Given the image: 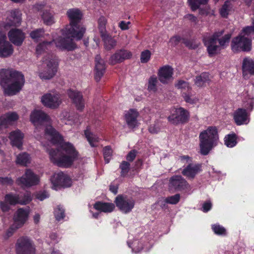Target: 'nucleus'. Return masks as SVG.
<instances>
[{"mask_svg":"<svg viewBox=\"0 0 254 254\" xmlns=\"http://www.w3.org/2000/svg\"><path fill=\"white\" fill-rule=\"evenodd\" d=\"M30 120L35 127L34 136L37 139H41L44 129L43 135L53 144L60 145L59 149L49 151L51 161L59 167H70L77 158L78 153L71 143L63 142L62 136L51 126L49 117L42 110H35L31 112Z\"/></svg>","mask_w":254,"mask_h":254,"instance_id":"obj_1","label":"nucleus"},{"mask_svg":"<svg viewBox=\"0 0 254 254\" xmlns=\"http://www.w3.org/2000/svg\"><path fill=\"white\" fill-rule=\"evenodd\" d=\"M24 83V76L21 72L13 69L0 70V84L5 95L16 94L21 90Z\"/></svg>","mask_w":254,"mask_h":254,"instance_id":"obj_2","label":"nucleus"},{"mask_svg":"<svg viewBox=\"0 0 254 254\" xmlns=\"http://www.w3.org/2000/svg\"><path fill=\"white\" fill-rule=\"evenodd\" d=\"M66 15L69 20V25L61 30L62 35L65 38L81 39L85 32L86 29L80 21L82 18V12L78 8L69 9Z\"/></svg>","mask_w":254,"mask_h":254,"instance_id":"obj_3","label":"nucleus"},{"mask_svg":"<svg viewBox=\"0 0 254 254\" xmlns=\"http://www.w3.org/2000/svg\"><path fill=\"white\" fill-rule=\"evenodd\" d=\"M54 43L57 48L61 50L70 51L77 48L76 45L71 39H65L62 35L57 37L55 34H53L52 41H44L38 45L36 48V54H42L47 50L52 48Z\"/></svg>","mask_w":254,"mask_h":254,"instance_id":"obj_4","label":"nucleus"},{"mask_svg":"<svg viewBox=\"0 0 254 254\" xmlns=\"http://www.w3.org/2000/svg\"><path fill=\"white\" fill-rule=\"evenodd\" d=\"M199 138L200 153L206 155L218 143L219 137L216 128L209 127L200 133Z\"/></svg>","mask_w":254,"mask_h":254,"instance_id":"obj_5","label":"nucleus"},{"mask_svg":"<svg viewBox=\"0 0 254 254\" xmlns=\"http://www.w3.org/2000/svg\"><path fill=\"white\" fill-rule=\"evenodd\" d=\"M223 33L224 31L221 30L214 33L211 36L205 37L203 38L204 45L207 47L208 53L210 55L216 54L220 51L219 47L216 45L217 40H218L221 47H224L229 43L231 37V34H226L221 38H219Z\"/></svg>","mask_w":254,"mask_h":254,"instance_id":"obj_6","label":"nucleus"},{"mask_svg":"<svg viewBox=\"0 0 254 254\" xmlns=\"http://www.w3.org/2000/svg\"><path fill=\"white\" fill-rule=\"evenodd\" d=\"M57 60L53 57L49 58L43 63V69L39 71V76L43 79H50L54 77L57 71Z\"/></svg>","mask_w":254,"mask_h":254,"instance_id":"obj_7","label":"nucleus"},{"mask_svg":"<svg viewBox=\"0 0 254 254\" xmlns=\"http://www.w3.org/2000/svg\"><path fill=\"white\" fill-rule=\"evenodd\" d=\"M231 47L234 53L249 52L252 49V41L248 38L240 35L232 39Z\"/></svg>","mask_w":254,"mask_h":254,"instance_id":"obj_8","label":"nucleus"},{"mask_svg":"<svg viewBox=\"0 0 254 254\" xmlns=\"http://www.w3.org/2000/svg\"><path fill=\"white\" fill-rule=\"evenodd\" d=\"M41 102L46 107L52 109H56L62 102V96L57 92L51 91L41 97Z\"/></svg>","mask_w":254,"mask_h":254,"instance_id":"obj_9","label":"nucleus"},{"mask_svg":"<svg viewBox=\"0 0 254 254\" xmlns=\"http://www.w3.org/2000/svg\"><path fill=\"white\" fill-rule=\"evenodd\" d=\"M115 203L119 209L125 214L130 212L135 204L133 198L122 195H119L116 197Z\"/></svg>","mask_w":254,"mask_h":254,"instance_id":"obj_10","label":"nucleus"},{"mask_svg":"<svg viewBox=\"0 0 254 254\" xmlns=\"http://www.w3.org/2000/svg\"><path fill=\"white\" fill-rule=\"evenodd\" d=\"M17 254H34L35 249L31 241L27 237L18 239L16 244Z\"/></svg>","mask_w":254,"mask_h":254,"instance_id":"obj_11","label":"nucleus"},{"mask_svg":"<svg viewBox=\"0 0 254 254\" xmlns=\"http://www.w3.org/2000/svg\"><path fill=\"white\" fill-rule=\"evenodd\" d=\"M13 53L14 48L12 44L7 40L5 34L0 32V58L10 57Z\"/></svg>","mask_w":254,"mask_h":254,"instance_id":"obj_12","label":"nucleus"},{"mask_svg":"<svg viewBox=\"0 0 254 254\" xmlns=\"http://www.w3.org/2000/svg\"><path fill=\"white\" fill-rule=\"evenodd\" d=\"M39 182L38 176L30 169H27L24 174L17 180L18 184L28 187L36 185Z\"/></svg>","mask_w":254,"mask_h":254,"instance_id":"obj_13","label":"nucleus"},{"mask_svg":"<svg viewBox=\"0 0 254 254\" xmlns=\"http://www.w3.org/2000/svg\"><path fill=\"white\" fill-rule=\"evenodd\" d=\"M189 118L188 111L183 108L180 107L175 110L174 113L168 117V121L174 125H178L186 122Z\"/></svg>","mask_w":254,"mask_h":254,"instance_id":"obj_14","label":"nucleus"},{"mask_svg":"<svg viewBox=\"0 0 254 254\" xmlns=\"http://www.w3.org/2000/svg\"><path fill=\"white\" fill-rule=\"evenodd\" d=\"M169 187L177 190H190V187L188 182L180 175L172 177L169 181Z\"/></svg>","mask_w":254,"mask_h":254,"instance_id":"obj_15","label":"nucleus"},{"mask_svg":"<svg viewBox=\"0 0 254 254\" xmlns=\"http://www.w3.org/2000/svg\"><path fill=\"white\" fill-rule=\"evenodd\" d=\"M173 73L174 69L172 66L168 65H164L160 67L158 70V79L161 83L167 84L173 80Z\"/></svg>","mask_w":254,"mask_h":254,"instance_id":"obj_16","label":"nucleus"},{"mask_svg":"<svg viewBox=\"0 0 254 254\" xmlns=\"http://www.w3.org/2000/svg\"><path fill=\"white\" fill-rule=\"evenodd\" d=\"M202 166L198 163H190L182 171V174L189 180H193L202 171Z\"/></svg>","mask_w":254,"mask_h":254,"instance_id":"obj_17","label":"nucleus"},{"mask_svg":"<svg viewBox=\"0 0 254 254\" xmlns=\"http://www.w3.org/2000/svg\"><path fill=\"white\" fill-rule=\"evenodd\" d=\"M7 36L10 42L16 46H21L25 38L24 33L16 28L11 29Z\"/></svg>","mask_w":254,"mask_h":254,"instance_id":"obj_18","label":"nucleus"},{"mask_svg":"<svg viewBox=\"0 0 254 254\" xmlns=\"http://www.w3.org/2000/svg\"><path fill=\"white\" fill-rule=\"evenodd\" d=\"M131 56L132 54L130 51L126 49H121L117 51L115 54L111 56L109 63L113 65L116 64L130 59Z\"/></svg>","mask_w":254,"mask_h":254,"instance_id":"obj_19","label":"nucleus"},{"mask_svg":"<svg viewBox=\"0 0 254 254\" xmlns=\"http://www.w3.org/2000/svg\"><path fill=\"white\" fill-rule=\"evenodd\" d=\"M24 137V134L18 129L11 131L8 135L10 144L19 149H22Z\"/></svg>","mask_w":254,"mask_h":254,"instance_id":"obj_20","label":"nucleus"},{"mask_svg":"<svg viewBox=\"0 0 254 254\" xmlns=\"http://www.w3.org/2000/svg\"><path fill=\"white\" fill-rule=\"evenodd\" d=\"M67 94L76 109L82 111L85 106L84 100L82 93L78 91L69 89L68 90Z\"/></svg>","mask_w":254,"mask_h":254,"instance_id":"obj_21","label":"nucleus"},{"mask_svg":"<svg viewBox=\"0 0 254 254\" xmlns=\"http://www.w3.org/2000/svg\"><path fill=\"white\" fill-rule=\"evenodd\" d=\"M29 211L27 209L19 208L13 215V223L17 227H22L28 219Z\"/></svg>","mask_w":254,"mask_h":254,"instance_id":"obj_22","label":"nucleus"},{"mask_svg":"<svg viewBox=\"0 0 254 254\" xmlns=\"http://www.w3.org/2000/svg\"><path fill=\"white\" fill-rule=\"evenodd\" d=\"M95 79L99 81L103 76L106 69L104 60L101 59L100 55H97L95 58Z\"/></svg>","mask_w":254,"mask_h":254,"instance_id":"obj_23","label":"nucleus"},{"mask_svg":"<svg viewBox=\"0 0 254 254\" xmlns=\"http://www.w3.org/2000/svg\"><path fill=\"white\" fill-rule=\"evenodd\" d=\"M17 197L11 193L7 194L4 196V201H0V207L2 212H7L10 209L11 205L17 204Z\"/></svg>","mask_w":254,"mask_h":254,"instance_id":"obj_24","label":"nucleus"},{"mask_svg":"<svg viewBox=\"0 0 254 254\" xmlns=\"http://www.w3.org/2000/svg\"><path fill=\"white\" fill-rule=\"evenodd\" d=\"M234 119L236 124L238 126L248 124L249 122V119L246 110L242 108H239L234 112Z\"/></svg>","mask_w":254,"mask_h":254,"instance_id":"obj_25","label":"nucleus"},{"mask_svg":"<svg viewBox=\"0 0 254 254\" xmlns=\"http://www.w3.org/2000/svg\"><path fill=\"white\" fill-rule=\"evenodd\" d=\"M139 114L133 109H131L125 114V120L127 126L130 128H134L137 125V118Z\"/></svg>","mask_w":254,"mask_h":254,"instance_id":"obj_26","label":"nucleus"},{"mask_svg":"<svg viewBox=\"0 0 254 254\" xmlns=\"http://www.w3.org/2000/svg\"><path fill=\"white\" fill-rule=\"evenodd\" d=\"M19 118L18 114L14 112H8L0 117V127H6L16 121Z\"/></svg>","mask_w":254,"mask_h":254,"instance_id":"obj_27","label":"nucleus"},{"mask_svg":"<svg viewBox=\"0 0 254 254\" xmlns=\"http://www.w3.org/2000/svg\"><path fill=\"white\" fill-rule=\"evenodd\" d=\"M21 13L17 9L11 10L10 15L7 19L6 25L8 26H18L21 23Z\"/></svg>","mask_w":254,"mask_h":254,"instance_id":"obj_28","label":"nucleus"},{"mask_svg":"<svg viewBox=\"0 0 254 254\" xmlns=\"http://www.w3.org/2000/svg\"><path fill=\"white\" fill-rule=\"evenodd\" d=\"M243 76L245 77L248 74L254 75V60L245 58L242 64Z\"/></svg>","mask_w":254,"mask_h":254,"instance_id":"obj_29","label":"nucleus"},{"mask_svg":"<svg viewBox=\"0 0 254 254\" xmlns=\"http://www.w3.org/2000/svg\"><path fill=\"white\" fill-rule=\"evenodd\" d=\"M94 208L100 212L109 213L113 211L115 205L112 203L98 201L94 204Z\"/></svg>","mask_w":254,"mask_h":254,"instance_id":"obj_30","label":"nucleus"},{"mask_svg":"<svg viewBox=\"0 0 254 254\" xmlns=\"http://www.w3.org/2000/svg\"><path fill=\"white\" fill-rule=\"evenodd\" d=\"M101 37L104 42L105 49L107 51H110L114 49L117 45V41L108 35L107 33L101 35Z\"/></svg>","mask_w":254,"mask_h":254,"instance_id":"obj_31","label":"nucleus"},{"mask_svg":"<svg viewBox=\"0 0 254 254\" xmlns=\"http://www.w3.org/2000/svg\"><path fill=\"white\" fill-rule=\"evenodd\" d=\"M64 174L60 172L55 173L51 178V181L53 184V188L55 190L58 189L61 187L62 182L64 179Z\"/></svg>","mask_w":254,"mask_h":254,"instance_id":"obj_32","label":"nucleus"},{"mask_svg":"<svg viewBox=\"0 0 254 254\" xmlns=\"http://www.w3.org/2000/svg\"><path fill=\"white\" fill-rule=\"evenodd\" d=\"M210 80L209 74L207 72H203L199 75L196 76L194 79V84L199 87L206 85Z\"/></svg>","mask_w":254,"mask_h":254,"instance_id":"obj_33","label":"nucleus"},{"mask_svg":"<svg viewBox=\"0 0 254 254\" xmlns=\"http://www.w3.org/2000/svg\"><path fill=\"white\" fill-rule=\"evenodd\" d=\"M84 134L90 145L92 147L96 146L99 140V137L91 132L88 128L85 130Z\"/></svg>","mask_w":254,"mask_h":254,"instance_id":"obj_34","label":"nucleus"},{"mask_svg":"<svg viewBox=\"0 0 254 254\" xmlns=\"http://www.w3.org/2000/svg\"><path fill=\"white\" fill-rule=\"evenodd\" d=\"M46 36H49V34L45 33L43 28L37 29L30 33V37L36 42H38L41 38H44Z\"/></svg>","mask_w":254,"mask_h":254,"instance_id":"obj_35","label":"nucleus"},{"mask_svg":"<svg viewBox=\"0 0 254 254\" xmlns=\"http://www.w3.org/2000/svg\"><path fill=\"white\" fill-rule=\"evenodd\" d=\"M30 161L31 158L29 155L26 152H23L17 156L16 162L21 165L26 166L30 163Z\"/></svg>","mask_w":254,"mask_h":254,"instance_id":"obj_36","label":"nucleus"},{"mask_svg":"<svg viewBox=\"0 0 254 254\" xmlns=\"http://www.w3.org/2000/svg\"><path fill=\"white\" fill-rule=\"evenodd\" d=\"M233 10V5L228 0H226L220 9V13L222 17L226 18Z\"/></svg>","mask_w":254,"mask_h":254,"instance_id":"obj_37","label":"nucleus"},{"mask_svg":"<svg viewBox=\"0 0 254 254\" xmlns=\"http://www.w3.org/2000/svg\"><path fill=\"white\" fill-rule=\"evenodd\" d=\"M17 197V203L25 205L29 203L32 200L31 193L26 191L23 195L14 194Z\"/></svg>","mask_w":254,"mask_h":254,"instance_id":"obj_38","label":"nucleus"},{"mask_svg":"<svg viewBox=\"0 0 254 254\" xmlns=\"http://www.w3.org/2000/svg\"><path fill=\"white\" fill-rule=\"evenodd\" d=\"M237 143V137L235 133L228 134L224 137V144L228 147H233Z\"/></svg>","mask_w":254,"mask_h":254,"instance_id":"obj_39","label":"nucleus"},{"mask_svg":"<svg viewBox=\"0 0 254 254\" xmlns=\"http://www.w3.org/2000/svg\"><path fill=\"white\" fill-rule=\"evenodd\" d=\"M42 18L44 23L47 25H51L55 23L53 14L48 10L43 12Z\"/></svg>","mask_w":254,"mask_h":254,"instance_id":"obj_40","label":"nucleus"},{"mask_svg":"<svg viewBox=\"0 0 254 254\" xmlns=\"http://www.w3.org/2000/svg\"><path fill=\"white\" fill-rule=\"evenodd\" d=\"M208 0H188L189 5L192 11L198 9L201 4H205Z\"/></svg>","mask_w":254,"mask_h":254,"instance_id":"obj_41","label":"nucleus"},{"mask_svg":"<svg viewBox=\"0 0 254 254\" xmlns=\"http://www.w3.org/2000/svg\"><path fill=\"white\" fill-rule=\"evenodd\" d=\"M157 78L155 76H151L148 82V90L150 92H155L157 91Z\"/></svg>","mask_w":254,"mask_h":254,"instance_id":"obj_42","label":"nucleus"},{"mask_svg":"<svg viewBox=\"0 0 254 254\" xmlns=\"http://www.w3.org/2000/svg\"><path fill=\"white\" fill-rule=\"evenodd\" d=\"M180 199V195L179 194H176L174 195L167 197L163 199V201L160 200L158 201V203L164 202L165 203H169L171 204H176L178 203Z\"/></svg>","mask_w":254,"mask_h":254,"instance_id":"obj_43","label":"nucleus"},{"mask_svg":"<svg viewBox=\"0 0 254 254\" xmlns=\"http://www.w3.org/2000/svg\"><path fill=\"white\" fill-rule=\"evenodd\" d=\"M183 97L187 103L191 104H195L198 101V99L193 96L190 92L188 93L184 92L183 93Z\"/></svg>","mask_w":254,"mask_h":254,"instance_id":"obj_44","label":"nucleus"},{"mask_svg":"<svg viewBox=\"0 0 254 254\" xmlns=\"http://www.w3.org/2000/svg\"><path fill=\"white\" fill-rule=\"evenodd\" d=\"M107 19L104 16H101L98 19V27L100 35L107 33L106 30V25Z\"/></svg>","mask_w":254,"mask_h":254,"instance_id":"obj_45","label":"nucleus"},{"mask_svg":"<svg viewBox=\"0 0 254 254\" xmlns=\"http://www.w3.org/2000/svg\"><path fill=\"white\" fill-rule=\"evenodd\" d=\"M120 168L121 170V176L124 177L127 175L129 171L130 164L127 161H124L121 163Z\"/></svg>","mask_w":254,"mask_h":254,"instance_id":"obj_46","label":"nucleus"},{"mask_svg":"<svg viewBox=\"0 0 254 254\" xmlns=\"http://www.w3.org/2000/svg\"><path fill=\"white\" fill-rule=\"evenodd\" d=\"M161 127V123L160 122L156 121L149 127L148 130L152 134H156L160 131Z\"/></svg>","mask_w":254,"mask_h":254,"instance_id":"obj_47","label":"nucleus"},{"mask_svg":"<svg viewBox=\"0 0 254 254\" xmlns=\"http://www.w3.org/2000/svg\"><path fill=\"white\" fill-rule=\"evenodd\" d=\"M54 214L57 220L60 221L64 217V210L63 206L59 205L55 209Z\"/></svg>","mask_w":254,"mask_h":254,"instance_id":"obj_48","label":"nucleus"},{"mask_svg":"<svg viewBox=\"0 0 254 254\" xmlns=\"http://www.w3.org/2000/svg\"><path fill=\"white\" fill-rule=\"evenodd\" d=\"M212 229L215 234L218 235H225L226 230L224 227L218 224L212 225Z\"/></svg>","mask_w":254,"mask_h":254,"instance_id":"obj_49","label":"nucleus"},{"mask_svg":"<svg viewBox=\"0 0 254 254\" xmlns=\"http://www.w3.org/2000/svg\"><path fill=\"white\" fill-rule=\"evenodd\" d=\"M112 150L110 146H106L103 150L104 157L106 163H108L111 158Z\"/></svg>","mask_w":254,"mask_h":254,"instance_id":"obj_50","label":"nucleus"},{"mask_svg":"<svg viewBox=\"0 0 254 254\" xmlns=\"http://www.w3.org/2000/svg\"><path fill=\"white\" fill-rule=\"evenodd\" d=\"M151 53L148 50H145L141 54L140 61L142 63H147L150 59Z\"/></svg>","mask_w":254,"mask_h":254,"instance_id":"obj_51","label":"nucleus"},{"mask_svg":"<svg viewBox=\"0 0 254 254\" xmlns=\"http://www.w3.org/2000/svg\"><path fill=\"white\" fill-rule=\"evenodd\" d=\"M13 184V181L10 177H0V184L2 185L11 186Z\"/></svg>","mask_w":254,"mask_h":254,"instance_id":"obj_52","label":"nucleus"},{"mask_svg":"<svg viewBox=\"0 0 254 254\" xmlns=\"http://www.w3.org/2000/svg\"><path fill=\"white\" fill-rule=\"evenodd\" d=\"M17 227V226H14V224L13 223L10 228L7 230L4 236L5 238L7 239L11 236L16 230L20 228V227Z\"/></svg>","mask_w":254,"mask_h":254,"instance_id":"obj_53","label":"nucleus"},{"mask_svg":"<svg viewBox=\"0 0 254 254\" xmlns=\"http://www.w3.org/2000/svg\"><path fill=\"white\" fill-rule=\"evenodd\" d=\"M176 86L180 89H187L188 91L190 89L189 83L183 80L179 81Z\"/></svg>","mask_w":254,"mask_h":254,"instance_id":"obj_54","label":"nucleus"},{"mask_svg":"<svg viewBox=\"0 0 254 254\" xmlns=\"http://www.w3.org/2000/svg\"><path fill=\"white\" fill-rule=\"evenodd\" d=\"M71 185V180L67 175L64 174V179L61 185L62 187H69Z\"/></svg>","mask_w":254,"mask_h":254,"instance_id":"obj_55","label":"nucleus"},{"mask_svg":"<svg viewBox=\"0 0 254 254\" xmlns=\"http://www.w3.org/2000/svg\"><path fill=\"white\" fill-rule=\"evenodd\" d=\"M184 43L187 47H188L190 49H194L198 47L197 44L190 40H184Z\"/></svg>","mask_w":254,"mask_h":254,"instance_id":"obj_56","label":"nucleus"},{"mask_svg":"<svg viewBox=\"0 0 254 254\" xmlns=\"http://www.w3.org/2000/svg\"><path fill=\"white\" fill-rule=\"evenodd\" d=\"M49 195L46 191H42L37 193L36 195V197L37 199L40 200V201H42L45 199L49 197Z\"/></svg>","mask_w":254,"mask_h":254,"instance_id":"obj_57","label":"nucleus"},{"mask_svg":"<svg viewBox=\"0 0 254 254\" xmlns=\"http://www.w3.org/2000/svg\"><path fill=\"white\" fill-rule=\"evenodd\" d=\"M181 40V38L178 36H174L172 37L169 40V43L172 46H175L178 44Z\"/></svg>","mask_w":254,"mask_h":254,"instance_id":"obj_58","label":"nucleus"},{"mask_svg":"<svg viewBox=\"0 0 254 254\" xmlns=\"http://www.w3.org/2000/svg\"><path fill=\"white\" fill-rule=\"evenodd\" d=\"M253 26H247L244 28L243 29V32L246 33L247 35H249L252 32H254V18L253 19L252 21Z\"/></svg>","mask_w":254,"mask_h":254,"instance_id":"obj_59","label":"nucleus"},{"mask_svg":"<svg viewBox=\"0 0 254 254\" xmlns=\"http://www.w3.org/2000/svg\"><path fill=\"white\" fill-rule=\"evenodd\" d=\"M136 151L134 150L130 151L127 156V160L128 161H132L135 158Z\"/></svg>","mask_w":254,"mask_h":254,"instance_id":"obj_60","label":"nucleus"},{"mask_svg":"<svg viewBox=\"0 0 254 254\" xmlns=\"http://www.w3.org/2000/svg\"><path fill=\"white\" fill-rule=\"evenodd\" d=\"M211 207H212V203H211L210 201H208L204 202L203 204L202 207V210L204 212H207L211 209Z\"/></svg>","mask_w":254,"mask_h":254,"instance_id":"obj_61","label":"nucleus"},{"mask_svg":"<svg viewBox=\"0 0 254 254\" xmlns=\"http://www.w3.org/2000/svg\"><path fill=\"white\" fill-rule=\"evenodd\" d=\"M130 24V22H125L122 21L120 22L119 26L122 30H126L129 29V25Z\"/></svg>","mask_w":254,"mask_h":254,"instance_id":"obj_62","label":"nucleus"},{"mask_svg":"<svg viewBox=\"0 0 254 254\" xmlns=\"http://www.w3.org/2000/svg\"><path fill=\"white\" fill-rule=\"evenodd\" d=\"M185 18L190 20L191 22L196 24L198 22L197 18L196 16L191 14H188L185 16Z\"/></svg>","mask_w":254,"mask_h":254,"instance_id":"obj_63","label":"nucleus"},{"mask_svg":"<svg viewBox=\"0 0 254 254\" xmlns=\"http://www.w3.org/2000/svg\"><path fill=\"white\" fill-rule=\"evenodd\" d=\"M180 159L183 163H191V159L188 155H183L180 156Z\"/></svg>","mask_w":254,"mask_h":254,"instance_id":"obj_64","label":"nucleus"}]
</instances>
